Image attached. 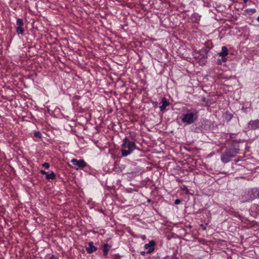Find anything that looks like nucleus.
<instances>
[{"label": "nucleus", "instance_id": "5", "mask_svg": "<svg viewBox=\"0 0 259 259\" xmlns=\"http://www.w3.org/2000/svg\"><path fill=\"white\" fill-rule=\"evenodd\" d=\"M259 198V188H249L244 191L240 196L242 202H248Z\"/></svg>", "mask_w": 259, "mask_h": 259}, {"label": "nucleus", "instance_id": "8", "mask_svg": "<svg viewBox=\"0 0 259 259\" xmlns=\"http://www.w3.org/2000/svg\"><path fill=\"white\" fill-rule=\"evenodd\" d=\"M247 128L249 130L259 128V119L250 120L247 123Z\"/></svg>", "mask_w": 259, "mask_h": 259}, {"label": "nucleus", "instance_id": "19", "mask_svg": "<svg viewBox=\"0 0 259 259\" xmlns=\"http://www.w3.org/2000/svg\"><path fill=\"white\" fill-rule=\"evenodd\" d=\"M131 234L135 238H141L143 241H144L146 239V237L145 235H138L135 234L134 232H130Z\"/></svg>", "mask_w": 259, "mask_h": 259}, {"label": "nucleus", "instance_id": "39", "mask_svg": "<svg viewBox=\"0 0 259 259\" xmlns=\"http://www.w3.org/2000/svg\"><path fill=\"white\" fill-rule=\"evenodd\" d=\"M248 0H243L244 3H246Z\"/></svg>", "mask_w": 259, "mask_h": 259}, {"label": "nucleus", "instance_id": "24", "mask_svg": "<svg viewBox=\"0 0 259 259\" xmlns=\"http://www.w3.org/2000/svg\"><path fill=\"white\" fill-rule=\"evenodd\" d=\"M151 103L154 108H156L157 107L158 103L157 101H152Z\"/></svg>", "mask_w": 259, "mask_h": 259}, {"label": "nucleus", "instance_id": "17", "mask_svg": "<svg viewBox=\"0 0 259 259\" xmlns=\"http://www.w3.org/2000/svg\"><path fill=\"white\" fill-rule=\"evenodd\" d=\"M46 178L47 180H54L56 179V177L54 172L52 171L50 174L48 172Z\"/></svg>", "mask_w": 259, "mask_h": 259}, {"label": "nucleus", "instance_id": "40", "mask_svg": "<svg viewBox=\"0 0 259 259\" xmlns=\"http://www.w3.org/2000/svg\"><path fill=\"white\" fill-rule=\"evenodd\" d=\"M257 20L259 22V16L257 18Z\"/></svg>", "mask_w": 259, "mask_h": 259}, {"label": "nucleus", "instance_id": "16", "mask_svg": "<svg viewBox=\"0 0 259 259\" xmlns=\"http://www.w3.org/2000/svg\"><path fill=\"white\" fill-rule=\"evenodd\" d=\"M209 45H212L211 42H207L206 44H205V46L203 47L201 50H205V51H206V53L208 54L209 51L211 49V46H209Z\"/></svg>", "mask_w": 259, "mask_h": 259}, {"label": "nucleus", "instance_id": "29", "mask_svg": "<svg viewBox=\"0 0 259 259\" xmlns=\"http://www.w3.org/2000/svg\"><path fill=\"white\" fill-rule=\"evenodd\" d=\"M222 61L221 59H218L217 60V64L218 65H221L222 64Z\"/></svg>", "mask_w": 259, "mask_h": 259}, {"label": "nucleus", "instance_id": "13", "mask_svg": "<svg viewBox=\"0 0 259 259\" xmlns=\"http://www.w3.org/2000/svg\"><path fill=\"white\" fill-rule=\"evenodd\" d=\"M219 56L224 57L227 56L228 55V49L226 46H223L222 47L221 52L218 54Z\"/></svg>", "mask_w": 259, "mask_h": 259}, {"label": "nucleus", "instance_id": "30", "mask_svg": "<svg viewBox=\"0 0 259 259\" xmlns=\"http://www.w3.org/2000/svg\"><path fill=\"white\" fill-rule=\"evenodd\" d=\"M100 212L103 213L105 216L106 215L105 212V211L102 209V208H101L100 209H99L98 210Z\"/></svg>", "mask_w": 259, "mask_h": 259}, {"label": "nucleus", "instance_id": "35", "mask_svg": "<svg viewBox=\"0 0 259 259\" xmlns=\"http://www.w3.org/2000/svg\"><path fill=\"white\" fill-rule=\"evenodd\" d=\"M241 110H242L243 112H246V108H244V107H242V109H241Z\"/></svg>", "mask_w": 259, "mask_h": 259}, {"label": "nucleus", "instance_id": "31", "mask_svg": "<svg viewBox=\"0 0 259 259\" xmlns=\"http://www.w3.org/2000/svg\"><path fill=\"white\" fill-rule=\"evenodd\" d=\"M202 102H206V104H210V103L208 102V100H206V99L205 98H203L202 100Z\"/></svg>", "mask_w": 259, "mask_h": 259}, {"label": "nucleus", "instance_id": "7", "mask_svg": "<svg viewBox=\"0 0 259 259\" xmlns=\"http://www.w3.org/2000/svg\"><path fill=\"white\" fill-rule=\"evenodd\" d=\"M71 162L74 166H77V167L76 168V169L79 168L83 169L87 165V162L83 159L77 160V159L73 158L71 159Z\"/></svg>", "mask_w": 259, "mask_h": 259}, {"label": "nucleus", "instance_id": "32", "mask_svg": "<svg viewBox=\"0 0 259 259\" xmlns=\"http://www.w3.org/2000/svg\"><path fill=\"white\" fill-rule=\"evenodd\" d=\"M40 172L42 174V175H46V176L47 175V174H48V172L46 171L45 170H40Z\"/></svg>", "mask_w": 259, "mask_h": 259}, {"label": "nucleus", "instance_id": "21", "mask_svg": "<svg viewBox=\"0 0 259 259\" xmlns=\"http://www.w3.org/2000/svg\"><path fill=\"white\" fill-rule=\"evenodd\" d=\"M34 136L39 139H41L42 138L41 133L39 131L35 132L34 133Z\"/></svg>", "mask_w": 259, "mask_h": 259}, {"label": "nucleus", "instance_id": "27", "mask_svg": "<svg viewBox=\"0 0 259 259\" xmlns=\"http://www.w3.org/2000/svg\"><path fill=\"white\" fill-rule=\"evenodd\" d=\"M207 225V224H206L205 225H204V224H201L200 225V226L201 227V228L202 229V230H205L206 229V226Z\"/></svg>", "mask_w": 259, "mask_h": 259}, {"label": "nucleus", "instance_id": "18", "mask_svg": "<svg viewBox=\"0 0 259 259\" xmlns=\"http://www.w3.org/2000/svg\"><path fill=\"white\" fill-rule=\"evenodd\" d=\"M234 135V134L232 133H231L229 135V138L228 139V141L230 142V145L235 142H238L239 144L240 143V140L239 141H237L236 140L234 139V138L233 136Z\"/></svg>", "mask_w": 259, "mask_h": 259}, {"label": "nucleus", "instance_id": "33", "mask_svg": "<svg viewBox=\"0 0 259 259\" xmlns=\"http://www.w3.org/2000/svg\"><path fill=\"white\" fill-rule=\"evenodd\" d=\"M73 98L76 100H79L81 98V97L79 96H75L73 97Z\"/></svg>", "mask_w": 259, "mask_h": 259}, {"label": "nucleus", "instance_id": "15", "mask_svg": "<svg viewBox=\"0 0 259 259\" xmlns=\"http://www.w3.org/2000/svg\"><path fill=\"white\" fill-rule=\"evenodd\" d=\"M16 33L19 35L21 34L22 35H24V29L23 26L16 27Z\"/></svg>", "mask_w": 259, "mask_h": 259}, {"label": "nucleus", "instance_id": "36", "mask_svg": "<svg viewBox=\"0 0 259 259\" xmlns=\"http://www.w3.org/2000/svg\"><path fill=\"white\" fill-rule=\"evenodd\" d=\"M253 13H254L256 11V10L255 9H252L250 10Z\"/></svg>", "mask_w": 259, "mask_h": 259}, {"label": "nucleus", "instance_id": "28", "mask_svg": "<svg viewBox=\"0 0 259 259\" xmlns=\"http://www.w3.org/2000/svg\"><path fill=\"white\" fill-rule=\"evenodd\" d=\"M226 57V56L222 57V58L221 59L223 62H226L227 61V59Z\"/></svg>", "mask_w": 259, "mask_h": 259}, {"label": "nucleus", "instance_id": "2", "mask_svg": "<svg viewBox=\"0 0 259 259\" xmlns=\"http://www.w3.org/2000/svg\"><path fill=\"white\" fill-rule=\"evenodd\" d=\"M240 152V145L238 142H235L227 147L221 156V160L224 163L229 162Z\"/></svg>", "mask_w": 259, "mask_h": 259}, {"label": "nucleus", "instance_id": "14", "mask_svg": "<svg viewBox=\"0 0 259 259\" xmlns=\"http://www.w3.org/2000/svg\"><path fill=\"white\" fill-rule=\"evenodd\" d=\"M89 247L86 248V251L88 253H91L95 251H96L97 248L93 245V244H89Z\"/></svg>", "mask_w": 259, "mask_h": 259}, {"label": "nucleus", "instance_id": "20", "mask_svg": "<svg viewBox=\"0 0 259 259\" xmlns=\"http://www.w3.org/2000/svg\"><path fill=\"white\" fill-rule=\"evenodd\" d=\"M17 27L23 26L24 25V21L22 18H17L16 21Z\"/></svg>", "mask_w": 259, "mask_h": 259}, {"label": "nucleus", "instance_id": "4", "mask_svg": "<svg viewBox=\"0 0 259 259\" xmlns=\"http://www.w3.org/2000/svg\"><path fill=\"white\" fill-rule=\"evenodd\" d=\"M135 150H138L141 152V149L138 148L134 141L125 137L122 141L121 145V154L122 157H126L131 154Z\"/></svg>", "mask_w": 259, "mask_h": 259}, {"label": "nucleus", "instance_id": "9", "mask_svg": "<svg viewBox=\"0 0 259 259\" xmlns=\"http://www.w3.org/2000/svg\"><path fill=\"white\" fill-rule=\"evenodd\" d=\"M155 244H145L144 246V249L146 250L145 251H142L141 252V254L142 255H144L146 253H150L154 250V245Z\"/></svg>", "mask_w": 259, "mask_h": 259}, {"label": "nucleus", "instance_id": "22", "mask_svg": "<svg viewBox=\"0 0 259 259\" xmlns=\"http://www.w3.org/2000/svg\"><path fill=\"white\" fill-rule=\"evenodd\" d=\"M42 166L46 169H48L50 167V164L48 162H45L42 164Z\"/></svg>", "mask_w": 259, "mask_h": 259}, {"label": "nucleus", "instance_id": "37", "mask_svg": "<svg viewBox=\"0 0 259 259\" xmlns=\"http://www.w3.org/2000/svg\"><path fill=\"white\" fill-rule=\"evenodd\" d=\"M149 243H156V242L154 240H150V241H149Z\"/></svg>", "mask_w": 259, "mask_h": 259}, {"label": "nucleus", "instance_id": "3", "mask_svg": "<svg viewBox=\"0 0 259 259\" xmlns=\"http://www.w3.org/2000/svg\"><path fill=\"white\" fill-rule=\"evenodd\" d=\"M199 117V111L195 108H191L188 110L186 113H183L180 118L181 121L185 125H191L198 120Z\"/></svg>", "mask_w": 259, "mask_h": 259}, {"label": "nucleus", "instance_id": "26", "mask_svg": "<svg viewBox=\"0 0 259 259\" xmlns=\"http://www.w3.org/2000/svg\"><path fill=\"white\" fill-rule=\"evenodd\" d=\"M181 200L180 199H177L176 200H175L174 203L176 205H178L181 203Z\"/></svg>", "mask_w": 259, "mask_h": 259}, {"label": "nucleus", "instance_id": "10", "mask_svg": "<svg viewBox=\"0 0 259 259\" xmlns=\"http://www.w3.org/2000/svg\"><path fill=\"white\" fill-rule=\"evenodd\" d=\"M161 103L162 105L159 106L160 111L163 112L166 110V107L170 105V102L165 98L162 97L161 98Z\"/></svg>", "mask_w": 259, "mask_h": 259}, {"label": "nucleus", "instance_id": "12", "mask_svg": "<svg viewBox=\"0 0 259 259\" xmlns=\"http://www.w3.org/2000/svg\"><path fill=\"white\" fill-rule=\"evenodd\" d=\"M111 247L112 246L109 244H104L103 246V255L104 257H106L107 256L109 251Z\"/></svg>", "mask_w": 259, "mask_h": 259}, {"label": "nucleus", "instance_id": "23", "mask_svg": "<svg viewBox=\"0 0 259 259\" xmlns=\"http://www.w3.org/2000/svg\"><path fill=\"white\" fill-rule=\"evenodd\" d=\"M226 222H228L229 224H231V225H230V226H228V228L229 229H230V228L232 226V224H235V223H234V222H233V221L228 222V219L225 220L224 221V223H226Z\"/></svg>", "mask_w": 259, "mask_h": 259}, {"label": "nucleus", "instance_id": "38", "mask_svg": "<svg viewBox=\"0 0 259 259\" xmlns=\"http://www.w3.org/2000/svg\"><path fill=\"white\" fill-rule=\"evenodd\" d=\"M125 83H123V84L120 86L121 88L124 87L125 86Z\"/></svg>", "mask_w": 259, "mask_h": 259}, {"label": "nucleus", "instance_id": "45", "mask_svg": "<svg viewBox=\"0 0 259 259\" xmlns=\"http://www.w3.org/2000/svg\"><path fill=\"white\" fill-rule=\"evenodd\" d=\"M201 209H199L198 211H199L200 212H201Z\"/></svg>", "mask_w": 259, "mask_h": 259}, {"label": "nucleus", "instance_id": "41", "mask_svg": "<svg viewBox=\"0 0 259 259\" xmlns=\"http://www.w3.org/2000/svg\"><path fill=\"white\" fill-rule=\"evenodd\" d=\"M147 201H148V202H151V200L149 199H148Z\"/></svg>", "mask_w": 259, "mask_h": 259}, {"label": "nucleus", "instance_id": "43", "mask_svg": "<svg viewBox=\"0 0 259 259\" xmlns=\"http://www.w3.org/2000/svg\"><path fill=\"white\" fill-rule=\"evenodd\" d=\"M92 231L93 233H96V232H95V231Z\"/></svg>", "mask_w": 259, "mask_h": 259}, {"label": "nucleus", "instance_id": "1", "mask_svg": "<svg viewBox=\"0 0 259 259\" xmlns=\"http://www.w3.org/2000/svg\"><path fill=\"white\" fill-rule=\"evenodd\" d=\"M218 127V124L214 121L208 119H203L193 124L190 127L191 132L195 133H207Z\"/></svg>", "mask_w": 259, "mask_h": 259}, {"label": "nucleus", "instance_id": "44", "mask_svg": "<svg viewBox=\"0 0 259 259\" xmlns=\"http://www.w3.org/2000/svg\"><path fill=\"white\" fill-rule=\"evenodd\" d=\"M89 243H93V242H92V241H90V242H89Z\"/></svg>", "mask_w": 259, "mask_h": 259}, {"label": "nucleus", "instance_id": "42", "mask_svg": "<svg viewBox=\"0 0 259 259\" xmlns=\"http://www.w3.org/2000/svg\"><path fill=\"white\" fill-rule=\"evenodd\" d=\"M188 191H189V190H188V189H187V192H186V193H187V194H188Z\"/></svg>", "mask_w": 259, "mask_h": 259}, {"label": "nucleus", "instance_id": "11", "mask_svg": "<svg viewBox=\"0 0 259 259\" xmlns=\"http://www.w3.org/2000/svg\"><path fill=\"white\" fill-rule=\"evenodd\" d=\"M233 114L228 111L224 112L222 115L223 118L227 122H229L232 119Z\"/></svg>", "mask_w": 259, "mask_h": 259}, {"label": "nucleus", "instance_id": "25", "mask_svg": "<svg viewBox=\"0 0 259 259\" xmlns=\"http://www.w3.org/2000/svg\"><path fill=\"white\" fill-rule=\"evenodd\" d=\"M196 14H193V17H195ZM196 19H195L194 21L196 22L197 20H199L200 18V16H198L197 14H196Z\"/></svg>", "mask_w": 259, "mask_h": 259}, {"label": "nucleus", "instance_id": "34", "mask_svg": "<svg viewBox=\"0 0 259 259\" xmlns=\"http://www.w3.org/2000/svg\"><path fill=\"white\" fill-rule=\"evenodd\" d=\"M51 259H58V258L57 256H56L55 255L52 254L51 257Z\"/></svg>", "mask_w": 259, "mask_h": 259}, {"label": "nucleus", "instance_id": "6", "mask_svg": "<svg viewBox=\"0 0 259 259\" xmlns=\"http://www.w3.org/2000/svg\"><path fill=\"white\" fill-rule=\"evenodd\" d=\"M196 54L197 55L195 57L198 59L199 64L201 65L205 64L208 58V54L206 53V51L200 49Z\"/></svg>", "mask_w": 259, "mask_h": 259}]
</instances>
